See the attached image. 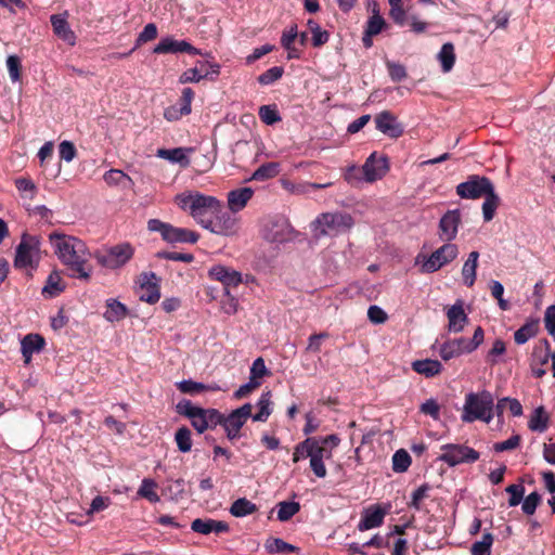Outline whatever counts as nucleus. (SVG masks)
<instances>
[{
	"label": "nucleus",
	"mask_w": 555,
	"mask_h": 555,
	"mask_svg": "<svg viewBox=\"0 0 555 555\" xmlns=\"http://www.w3.org/2000/svg\"><path fill=\"white\" fill-rule=\"evenodd\" d=\"M156 483L153 480L144 479L138 493L142 498L147 499L150 502L159 501L158 494L154 491Z\"/></svg>",
	"instance_id": "obj_58"
},
{
	"label": "nucleus",
	"mask_w": 555,
	"mask_h": 555,
	"mask_svg": "<svg viewBox=\"0 0 555 555\" xmlns=\"http://www.w3.org/2000/svg\"><path fill=\"white\" fill-rule=\"evenodd\" d=\"M253 405L245 403L233 410L228 416L221 413L220 426L223 427L227 438L231 441L241 437V429L251 416Z\"/></svg>",
	"instance_id": "obj_8"
},
{
	"label": "nucleus",
	"mask_w": 555,
	"mask_h": 555,
	"mask_svg": "<svg viewBox=\"0 0 555 555\" xmlns=\"http://www.w3.org/2000/svg\"><path fill=\"white\" fill-rule=\"evenodd\" d=\"M478 258H479L478 251H476V250L470 251L467 260L465 261V263L462 268L463 281H464V284L468 287H472L476 281Z\"/></svg>",
	"instance_id": "obj_30"
},
{
	"label": "nucleus",
	"mask_w": 555,
	"mask_h": 555,
	"mask_svg": "<svg viewBox=\"0 0 555 555\" xmlns=\"http://www.w3.org/2000/svg\"><path fill=\"white\" fill-rule=\"evenodd\" d=\"M300 511V504L294 501H283L278 504V519L280 521L289 520Z\"/></svg>",
	"instance_id": "obj_45"
},
{
	"label": "nucleus",
	"mask_w": 555,
	"mask_h": 555,
	"mask_svg": "<svg viewBox=\"0 0 555 555\" xmlns=\"http://www.w3.org/2000/svg\"><path fill=\"white\" fill-rule=\"evenodd\" d=\"M271 391H264L261 393L257 406L258 412L255 415H251L254 422H266L268 417L272 413V409L270 408L272 401H271Z\"/></svg>",
	"instance_id": "obj_34"
},
{
	"label": "nucleus",
	"mask_w": 555,
	"mask_h": 555,
	"mask_svg": "<svg viewBox=\"0 0 555 555\" xmlns=\"http://www.w3.org/2000/svg\"><path fill=\"white\" fill-rule=\"evenodd\" d=\"M157 34H158L157 27L154 23L146 24L144 26L143 30L137 37L133 50L149 41L156 39Z\"/></svg>",
	"instance_id": "obj_52"
},
{
	"label": "nucleus",
	"mask_w": 555,
	"mask_h": 555,
	"mask_svg": "<svg viewBox=\"0 0 555 555\" xmlns=\"http://www.w3.org/2000/svg\"><path fill=\"white\" fill-rule=\"evenodd\" d=\"M55 255L75 279L88 281L91 275L90 253L81 240L57 232L49 235Z\"/></svg>",
	"instance_id": "obj_1"
},
{
	"label": "nucleus",
	"mask_w": 555,
	"mask_h": 555,
	"mask_svg": "<svg viewBox=\"0 0 555 555\" xmlns=\"http://www.w3.org/2000/svg\"><path fill=\"white\" fill-rule=\"evenodd\" d=\"M266 548L271 554L292 553L297 550L296 546L288 544L287 542L279 538L268 540L266 543Z\"/></svg>",
	"instance_id": "obj_50"
},
{
	"label": "nucleus",
	"mask_w": 555,
	"mask_h": 555,
	"mask_svg": "<svg viewBox=\"0 0 555 555\" xmlns=\"http://www.w3.org/2000/svg\"><path fill=\"white\" fill-rule=\"evenodd\" d=\"M54 35L69 46L76 44V35L67 22V12L64 14H53L50 17Z\"/></svg>",
	"instance_id": "obj_21"
},
{
	"label": "nucleus",
	"mask_w": 555,
	"mask_h": 555,
	"mask_svg": "<svg viewBox=\"0 0 555 555\" xmlns=\"http://www.w3.org/2000/svg\"><path fill=\"white\" fill-rule=\"evenodd\" d=\"M208 274L210 279L222 283L227 294H229V288L237 287L243 281L242 274L238 271L222 264L212 266Z\"/></svg>",
	"instance_id": "obj_19"
},
{
	"label": "nucleus",
	"mask_w": 555,
	"mask_h": 555,
	"mask_svg": "<svg viewBox=\"0 0 555 555\" xmlns=\"http://www.w3.org/2000/svg\"><path fill=\"white\" fill-rule=\"evenodd\" d=\"M177 413L186 417L197 434L215 429L221 422V412L212 408L194 405L191 400L182 399L176 405Z\"/></svg>",
	"instance_id": "obj_3"
},
{
	"label": "nucleus",
	"mask_w": 555,
	"mask_h": 555,
	"mask_svg": "<svg viewBox=\"0 0 555 555\" xmlns=\"http://www.w3.org/2000/svg\"><path fill=\"white\" fill-rule=\"evenodd\" d=\"M254 195L251 188H241L228 193V207L231 212H238L244 209Z\"/></svg>",
	"instance_id": "obj_26"
},
{
	"label": "nucleus",
	"mask_w": 555,
	"mask_h": 555,
	"mask_svg": "<svg viewBox=\"0 0 555 555\" xmlns=\"http://www.w3.org/2000/svg\"><path fill=\"white\" fill-rule=\"evenodd\" d=\"M438 60L441 64L443 73H449L455 63L454 46L451 42L443 43L439 53Z\"/></svg>",
	"instance_id": "obj_35"
},
{
	"label": "nucleus",
	"mask_w": 555,
	"mask_h": 555,
	"mask_svg": "<svg viewBox=\"0 0 555 555\" xmlns=\"http://www.w3.org/2000/svg\"><path fill=\"white\" fill-rule=\"evenodd\" d=\"M494 399L490 391L469 392L465 396V403L461 420L464 423L482 421L490 423L493 418Z\"/></svg>",
	"instance_id": "obj_4"
},
{
	"label": "nucleus",
	"mask_w": 555,
	"mask_h": 555,
	"mask_svg": "<svg viewBox=\"0 0 555 555\" xmlns=\"http://www.w3.org/2000/svg\"><path fill=\"white\" fill-rule=\"evenodd\" d=\"M493 183L488 177L472 175L465 182L456 186V194L461 198L478 199L491 190Z\"/></svg>",
	"instance_id": "obj_11"
},
{
	"label": "nucleus",
	"mask_w": 555,
	"mask_h": 555,
	"mask_svg": "<svg viewBox=\"0 0 555 555\" xmlns=\"http://www.w3.org/2000/svg\"><path fill=\"white\" fill-rule=\"evenodd\" d=\"M494 537L491 532H485L480 541L473 543L470 547L472 555H491Z\"/></svg>",
	"instance_id": "obj_41"
},
{
	"label": "nucleus",
	"mask_w": 555,
	"mask_h": 555,
	"mask_svg": "<svg viewBox=\"0 0 555 555\" xmlns=\"http://www.w3.org/2000/svg\"><path fill=\"white\" fill-rule=\"evenodd\" d=\"M62 279L56 272H52L47 280L46 286L42 288V294L49 297H55L64 291Z\"/></svg>",
	"instance_id": "obj_44"
},
{
	"label": "nucleus",
	"mask_w": 555,
	"mask_h": 555,
	"mask_svg": "<svg viewBox=\"0 0 555 555\" xmlns=\"http://www.w3.org/2000/svg\"><path fill=\"white\" fill-rule=\"evenodd\" d=\"M362 170L366 182L380 180L389 170L388 158L384 155L377 156L374 152L365 160Z\"/></svg>",
	"instance_id": "obj_17"
},
{
	"label": "nucleus",
	"mask_w": 555,
	"mask_h": 555,
	"mask_svg": "<svg viewBox=\"0 0 555 555\" xmlns=\"http://www.w3.org/2000/svg\"><path fill=\"white\" fill-rule=\"evenodd\" d=\"M354 224L353 218L347 212H324L314 221V230L318 235H337L350 230Z\"/></svg>",
	"instance_id": "obj_7"
},
{
	"label": "nucleus",
	"mask_w": 555,
	"mask_h": 555,
	"mask_svg": "<svg viewBox=\"0 0 555 555\" xmlns=\"http://www.w3.org/2000/svg\"><path fill=\"white\" fill-rule=\"evenodd\" d=\"M386 26V22L383 18V16L379 15L377 4H374L373 9V15L369 17L366 22L365 31L369 33V35H378L384 27Z\"/></svg>",
	"instance_id": "obj_46"
},
{
	"label": "nucleus",
	"mask_w": 555,
	"mask_h": 555,
	"mask_svg": "<svg viewBox=\"0 0 555 555\" xmlns=\"http://www.w3.org/2000/svg\"><path fill=\"white\" fill-rule=\"evenodd\" d=\"M307 26L312 34L311 41L314 48H320L330 40V33L323 30L314 20H309Z\"/></svg>",
	"instance_id": "obj_39"
},
{
	"label": "nucleus",
	"mask_w": 555,
	"mask_h": 555,
	"mask_svg": "<svg viewBox=\"0 0 555 555\" xmlns=\"http://www.w3.org/2000/svg\"><path fill=\"white\" fill-rule=\"evenodd\" d=\"M194 95V91L189 87L182 90L181 98L179 100V107L182 111V114L189 115L191 113V104Z\"/></svg>",
	"instance_id": "obj_64"
},
{
	"label": "nucleus",
	"mask_w": 555,
	"mask_h": 555,
	"mask_svg": "<svg viewBox=\"0 0 555 555\" xmlns=\"http://www.w3.org/2000/svg\"><path fill=\"white\" fill-rule=\"evenodd\" d=\"M177 388L182 393L197 395L204 391H216L219 390L217 386L205 385L203 383L194 382L192 379H184L176 384Z\"/></svg>",
	"instance_id": "obj_32"
},
{
	"label": "nucleus",
	"mask_w": 555,
	"mask_h": 555,
	"mask_svg": "<svg viewBox=\"0 0 555 555\" xmlns=\"http://www.w3.org/2000/svg\"><path fill=\"white\" fill-rule=\"evenodd\" d=\"M128 314V308L119 302L117 299H107L106 300V310L104 312V318L109 322H118L124 320Z\"/></svg>",
	"instance_id": "obj_31"
},
{
	"label": "nucleus",
	"mask_w": 555,
	"mask_h": 555,
	"mask_svg": "<svg viewBox=\"0 0 555 555\" xmlns=\"http://www.w3.org/2000/svg\"><path fill=\"white\" fill-rule=\"evenodd\" d=\"M376 129L389 138L397 139L404 132V128L397 117L389 111H383L374 118Z\"/></svg>",
	"instance_id": "obj_18"
},
{
	"label": "nucleus",
	"mask_w": 555,
	"mask_h": 555,
	"mask_svg": "<svg viewBox=\"0 0 555 555\" xmlns=\"http://www.w3.org/2000/svg\"><path fill=\"white\" fill-rule=\"evenodd\" d=\"M153 53L156 54H176V53H188L192 55H201L199 49L193 47L185 40H177L171 36L160 39V41L153 49Z\"/></svg>",
	"instance_id": "obj_15"
},
{
	"label": "nucleus",
	"mask_w": 555,
	"mask_h": 555,
	"mask_svg": "<svg viewBox=\"0 0 555 555\" xmlns=\"http://www.w3.org/2000/svg\"><path fill=\"white\" fill-rule=\"evenodd\" d=\"M206 230L218 235H233L237 230V220L222 207L218 214L214 215V219L208 222Z\"/></svg>",
	"instance_id": "obj_16"
},
{
	"label": "nucleus",
	"mask_w": 555,
	"mask_h": 555,
	"mask_svg": "<svg viewBox=\"0 0 555 555\" xmlns=\"http://www.w3.org/2000/svg\"><path fill=\"white\" fill-rule=\"evenodd\" d=\"M103 179L108 185H120L124 189L130 188L133 184L131 178L118 169H111L106 171Z\"/></svg>",
	"instance_id": "obj_37"
},
{
	"label": "nucleus",
	"mask_w": 555,
	"mask_h": 555,
	"mask_svg": "<svg viewBox=\"0 0 555 555\" xmlns=\"http://www.w3.org/2000/svg\"><path fill=\"white\" fill-rule=\"evenodd\" d=\"M482 197H485V202L482 203V215L485 221H491L494 217L495 210L500 205V197L494 191V186L491 188Z\"/></svg>",
	"instance_id": "obj_33"
},
{
	"label": "nucleus",
	"mask_w": 555,
	"mask_h": 555,
	"mask_svg": "<svg viewBox=\"0 0 555 555\" xmlns=\"http://www.w3.org/2000/svg\"><path fill=\"white\" fill-rule=\"evenodd\" d=\"M46 345L44 338L39 334H27L21 341V350L25 363H29L35 352H39Z\"/></svg>",
	"instance_id": "obj_27"
},
{
	"label": "nucleus",
	"mask_w": 555,
	"mask_h": 555,
	"mask_svg": "<svg viewBox=\"0 0 555 555\" xmlns=\"http://www.w3.org/2000/svg\"><path fill=\"white\" fill-rule=\"evenodd\" d=\"M280 172V164L279 163H266L261 165L259 168L255 170L251 176L253 180L264 181L271 178H274Z\"/></svg>",
	"instance_id": "obj_40"
},
{
	"label": "nucleus",
	"mask_w": 555,
	"mask_h": 555,
	"mask_svg": "<svg viewBox=\"0 0 555 555\" xmlns=\"http://www.w3.org/2000/svg\"><path fill=\"white\" fill-rule=\"evenodd\" d=\"M193 149L176 147V149H159L157 156L167 159L171 163H177L181 167L185 168L190 165V160L186 156V152H191Z\"/></svg>",
	"instance_id": "obj_28"
},
{
	"label": "nucleus",
	"mask_w": 555,
	"mask_h": 555,
	"mask_svg": "<svg viewBox=\"0 0 555 555\" xmlns=\"http://www.w3.org/2000/svg\"><path fill=\"white\" fill-rule=\"evenodd\" d=\"M540 502L541 495L538 492H532L525 498L521 509L526 515H533Z\"/></svg>",
	"instance_id": "obj_61"
},
{
	"label": "nucleus",
	"mask_w": 555,
	"mask_h": 555,
	"mask_svg": "<svg viewBox=\"0 0 555 555\" xmlns=\"http://www.w3.org/2000/svg\"><path fill=\"white\" fill-rule=\"evenodd\" d=\"M491 295L498 300L499 307L502 310H508L509 304L503 298L504 287L499 281H492L490 284Z\"/></svg>",
	"instance_id": "obj_60"
},
{
	"label": "nucleus",
	"mask_w": 555,
	"mask_h": 555,
	"mask_svg": "<svg viewBox=\"0 0 555 555\" xmlns=\"http://www.w3.org/2000/svg\"><path fill=\"white\" fill-rule=\"evenodd\" d=\"M132 256V246L125 243L113 246L106 254L96 256V259L102 266L109 269H116L124 266Z\"/></svg>",
	"instance_id": "obj_13"
},
{
	"label": "nucleus",
	"mask_w": 555,
	"mask_h": 555,
	"mask_svg": "<svg viewBox=\"0 0 555 555\" xmlns=\"http://www.w3.org/2000/svg\"><path fill=\"white\" fill-rule=\"evenodd\" d=\"M420 412L431 416L434 420H439L440 417V405L435 399H428L420 406Z\"/></svg>",
	"instance_id": "obj_63"
},
{
	"label": "nucleus",
	"mask_w": 555,
	"mask_h": 555,
	"mask_svg": "<svg viewBox=\"0 0 555 555\" xmlns=\"http://www.w3.org/2000/svg\"><path fill=\"white\" fill-rule=\"evenodd\" d=\"M412 369L421 375L434 377L441 372L442 364L438 360L424 359L414 361L412 363Z\"/></svg>",
	"instance_id": "obj_29"
},
{
	"label": "nucleus",
	"mask_w": 555,
	"mask_h": 555,
	"mask_svg": "<svg viewBox=\"0 0 555 555\" xmlns=\"http://www.w3.org/2000/svg\"><path fill=\"white\" fill-rule=\"evenodd\" d=\"M258 115L260 120L268 126H272L282 120V117L275 104L260 106Z\"/></svg>",
	"instance_id": "obj_42"
},
{
	"label": "nucleus",
	"mask_w": 555,
	"mask_h": 555,
	"mask_svg": "<svg viewBox=\"0 0 555 555\" xmlns=\"http://www.w3.org/2000/svg\"><path fill=\"white\" fill-rule=\"evenodd\" d=\"M198 66L183 72L179 76V83L199 82L203 79L214 81L220 74V66L217 63L197 62Z\"/></svg>",
	"instance_id": "obj_12"
},
{
	"label": "nucleus",
	"mask_w": 555,
	"mask_h": 555,
	"mask_svg": "<svg viewBox=\"0 0 555 555\" xmlns=\"http://www.w3.org/2000/svg\"><path fill=\"white\" fill-rule=\"evenodd\" d=\"M457 255V246L455 244L446 243L423 261L422 272L434 273L453 261Z\"/></svg>",
	"instance_id": "obj_10"
},
{
	"label": "nucleus",
	"mask_w": 555,
	"mask_h": 555,
	"mask_svg": "<svg viewBox=\"0 0 555 555\" xmlns=\"http://www.w3.org/2000/svg\"><path fill=\"white\" fill-rule=\"evenodd\" d=\"M257 511V505L246 498L235 500L230 507V513L234 517H245L247 515L254 514Z\"/></svg>",
	"instance_id": "obj_36"
},
{
	"label": "nucleus",
	"mask_w": 555,
	"mask_h": 555,
	"mask_svg": "<svg viewBox=\"0 0 555 555\" xmlns=\"http://www.w3.org/2000/svg\"><path fill=\"white\" fill-rule=\"evenodd\" d=\"M448 317V330L452 333H459L463 331L466 323L468 322V317L464 311L462 301H457L453 306H451L447 311Z\"/></svg>",
	"instance_id": "obj_25"
},
{
	"label": "nucleus",
	"mask_w": 555,
	"mask_h": 555,
	"mask_svg": "<svg viewBox=\"0 0 555 555\" xmlns=\"http://www.w3.org/2000/svg\"><path fill=\"white\" fill-rule=\"evenodd\" d=\"M538 332V324L534 322L526 323L518 328L514 334L516 344L522 345L527 343L531 337L535 336Z\"/></svg>",
	"instance_id": "obj_49"
},
{
	"label": "nucleus",
	"mask_w": 555,
	"mask_h": 555,
	"mask_svg": "<svg viewBox=\"0 0 555 555\" xmlns=\"http://www.w3.org/2000/svg\"><path fill=\"white\" fill-rule=\"evenodd\" d=\"M386 511L379 505L374 504L362 512L361 520L358 524L360 531H366L383 525Z\"/></svg>",
	"instance_id": "obj_22"
},
{
	"label": "nucleus",
	"mask_w": 555,
	"mask_h": 555,
	"mask_svg": "<svg viewBox=\"0 0 555 555\" xmlns=\"http://www.w3.org/2000/svg\"><path fill=\"white\" fill-rule=\"evenodd\" d=\"M191 529L201 534L224 533L230 530L229 525L222 520L211 518H196L191 524Z\"/></svg>",
	"instance_id": "obj_24"
},
{
	"label": "nucleus",
	"mask_w": 555,
	"mask_h": 555,
	"mask_svg": "<svg viewBox=\"0 0 555 555\" xmlns=\"http://www.w3.org/2000/svg\"><path fill=\"white\" fill-rule=\"evenodd\" d=\"M296 39L297 37H295L294 34L282 33L281 44L287 51V57L289 60L300 57V51L294 46Z\"/></svg>",
	"instance_id": "obj_53"
},
{
	"label": "nucleus",
	"mask_w": 555,
	"mask_h": 555,
	"mask_svg": "<svg viewBox=\"0 0 555 555\" xmlns=\"http://www.w3.org/2000/svg\"><path fill=\"white\" fill-rule=\"evenodd\" d=\"M552 353L550 352V343L547 339H543L538 346L533 348L532 361L535 364L543 366L548 362Z\"/></svg>",
	"instance_id": "obj_47"
},
{
	"label": "nucleus",
	"mask_w": 555,
	"mask_h": 555,
	"mask_svg": "<svg viewBox=\"0 0 555 555\" xmlns=\"http://www.w3.org/2000/svg\"><path fill=\"white\" fill-rule=\"evenodd\" d=\"M40 238L37 235L23 233L15 249L14 267L20 270H36L41 260Z\"/></svg>",
	"instance_id": "obj_5"
},
{
	"label": "nucleus",
	"mask_w": 555,
	"mask_h": 555,
	"mask_svg": "<svg viewBox=\"0 0 555 555\" xmlns=\"http://www.w3.org/2000/svg\"><path fill=\"white\" fill-rule=\"evenodd\" d=\"M470 352L467 338L465 337L449 339L441 345L439 350V354L444 361H449L464 353Z\"/></svg>",
	"instance_id": "obj_23"
},
{
	"label": "nucleus",
	"mask_w": 555,
	"mask_h": 555,
	"mask_svg": "<svg viewBox=\"0 0 555 555\" xmlns=\"http://www.w3.org/2000/svg\"><path fill=\"white\" fill-rule=\"evenodd\" d=\"M7 67L13 82L20 81L22 77V64L17 55H10L7 60Z\"/></svg>",
	"instance_id": "obj_56"
},
{
	"label": "nucleus",
	"mask_w": 555,
	"mask_h": 555,
	"mask_svg": "<svg viewBox=\"0 0 555 555\" xmlns=\"http://www.w3.org/2000/svg\"><path fill=\"white\" fill-rule=\"evenodd\" d=\"M411 462L410 454L405 450L400 449L392 455V469L396 473H404L410 467Z\"/></svg>",
	"instance_id": "obj_48"
},
{
	"label": "nucleus",
	"mask_w": 555,
	"mask_h": 555,
	"mask_svg": "<svg viewBox=\"0 0 555 555\" xmlns=\"http://www.w3.org/2000/svg\"><path fill=\"white\" fill-rule=\"evenodd\" d=\"M159 279L154 272H143L139 276V298L147 304H155L160 298Z\"/></svg>",
	"instance_id": "obj_14"
},
{
	"label": "nucleus",
	"mask_w": 555,
	"mask_h": 555,
	"mask_svg": "<svg viewBox=\"0 0 555 555\" xmlns=\"http://www.w3.org/2000/svg\"><path fill=\"white\" fill-rule=\"evenodd\" d=\"M312 443H313V441L310 440V437H308L304 441L299 442L294 448L293 462L297 463L302 459L310 457Z\"/></svg>",
	"instance_id": "obj_55"
},
{
	"label": "nucleus",
	"mask_w": 555,
	"mask_h": 555,
	"mask_svg": "<svg viewBox=\"0 0 555 555\" xmlns=\"http://www.w3.org/2000/svg\"><path fill=\"white\" fill-rule=\"evenodd\" d=\"M156 257L159 259L181 261L185 263H191L194 260V256L192 254L177 251H158Z\"/></svg>",
	"instance_id": "obj_59"
},
{
	"label": "nucleus",
	"mask_w": 555,
	"mask_h": 555,
	"mask_svg": "<svg viewBox=\"0 0 555 555\" xmlns=\"http://www.w3.org/2000/svg\"><path fill=\"white\" fill-rule=\"evenodd\" d=\"M175 441L179 451L188 453L192 449V433L186 426L178 428L175 434Z\"/></svg>",
	"instance_id": "obj_43"
},
{
	"label": "nucleus",
	"mask_w": 555,
	"mask_h": 555,
	"mask_svg": "<svg viewBox=\"0 0 555 555\" xmlns=\"http://www.w3.org/2000/svg\"><path fill=\"white\" fill-rule=\"evenodd\" d=\"M461 223L460 210H448L439 221V236L442 241L451 242L455 238Z\"/></svg>",
	"instance_id": "obj_20"
},
{
	"label": "nucleus",
	"mask_w": 555,
	"mask_h": 555,
	"mask_svg": "<svg viewBox=\"0 0 555 555\" xmlns=\"http://www.w3.org/2000/svg\"><path fill=\"white\" fill-rule=\"evenodd\" d=\"M429 490L430 486L428 483H424L420 486L416 490H414L411 495V502L409 503V507H412L415 511H421L422 501L428 496Z\"/></svg>",
	"instance_id": "obj_54"
},
{
	"label": "nucleus",
	"mask_w": 555,
	"mask_h": 555,
	"mask_svg": "<svg viewBox=\"0 0 555 555\" xmlns=\"http://www.w3.org/2000/svg\"><path fill=\"white\" fill-rule=\"evenodd\" d=\"M505 491L509 493L508 504L509 506H517L525 494V487L522 485H509Z\"/></svg>",
	"instance_id": "obj_62"
},
{
	"label": "nucleus",
	"mask_w": 555,
	"mask_h": 555,
	"mask_svg": "<svg viewBox=\"0 0 555 555\" xmlns=\"http://www.w3.org/2000/svg\"><path fill=\"white\" fill-rule=\"evenodd\" d=\"M15 186L21 192L24 193L29 199H33L36 192L37 186L29 178H17L15 180Z\"/></svg>",
	"instance_id": "obj_57"
},
{
	"label": "nucleus",
	"mask_w": 555,
	"mask_h": 555,
	"mask_svg": "<svg viewBox=\"0 0 555 555\" xmlns=\"http://www.w3.org/2000/svg\"><path fill=\"white\" fill-rule=\"evenodd\" d=\"M175 203L204 229L214 219V215L218 214L220 208H222V203L217 197L198 191H186L177 194Z\"/></svg>",
	"instance_id": "obj_2"
},
{
	"label": "nucleus",
	"mask_w": 555,
	"mask_h": 555,
	"mask_svg": "<svg viewBox=\"0 0 555 555\" xmlns=\"http://www.w3.org/2000/svg\"><path fill=\"white\" fill-rule=\"evenodd\" d=\"M548 415L544 406H539L534 410L531 418L529 420L528 427L533 431L543 433L547 429Z\"/></svg>",
	"instance_id": "obj_38"
},
{
	"label": "nucleus",
	"mask_w": 555,
	"mask_h": 555,
	"mask_svg": "<svg viewBox=\"0 0 555 555\" xmlns=\"http://www.w3.org/2000/svg\"><path fill=\"white\" fill-rule=\"evenodd\" d=\"M147 229L151 232H158L162 238L169 244H195L199 240V234L186 228H178L159 219H150Z\"/></svg>",
	"instance_id": "obj_6"
},
{
	"label": "nucleus",
	"mask_w": 555,
	"mask_h": 555,
	"mask_svg": "<svg viewBox=\"0 0 555 555\" xmlns=\"http://www.w3.org/2000/svg\"><path fill=\"white\" fill-rule=\"evenodd\" d=\"M443 453L438 460L447 463L449 466H456L461 463H475L479 459V453L464 444H443Z\"/></svg>",
	"instance_id": "obj_9"
},
{
	"label": "nucleus",
	"mask_w": 555,
	"mask_h": 555,
	"mask_svg": "<svg viewBox=\"0 0 555 555\" xmlns=\"http://www.w3.org/2000/svg\"><path fill=\"white\" fill-rule=\"evenodd\" d=\"M283 74L284 68L282 66H273L259 75L257 80L260 85L268 86L279 80Z\"/></svg>",
	"instance_id": "obj_51"
}]
</instances>
